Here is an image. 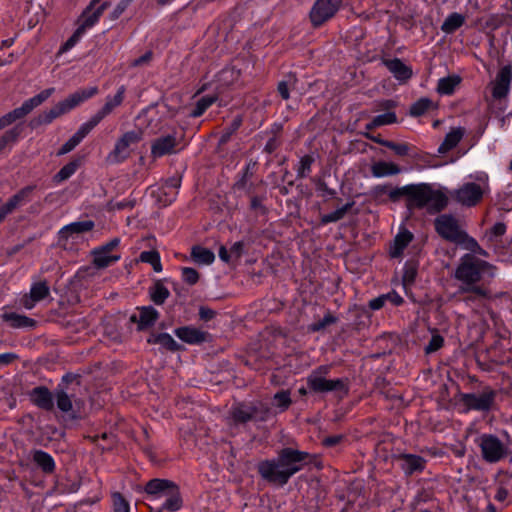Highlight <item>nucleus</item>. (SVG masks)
Here are the masks:
<instances>
[{"label": "nucleus", "mask_w": 512, "mask_h": 512, "mask_svg": "<svg viewBox=\"0 0 512 512\" xmlns=\"http://www.w3.org/2000/svg\"><path fill=\"white\" fill-rule=\"evenodd\" d=\"M182 279L189 285H194L199 280V273L190 267L182 268Z\"/></svg>", "instance_id": "6e6d98bb"}, {"label": "nucleus", "mask_w": 512, "mask_h": 512, "mask_svg": "<svg viewBox=\"0 0 512 512\" xmlns=\"http://www.w3.org/2000/svg\"><path fill=\"white\" fill-rule=\"evenodd\" d=\"M482 458L488 463H497L510 454L509 446L493 434H482L476 439Z\"/></svg>", "instance_id": "423d86ee"}, {"label": "nucleus", "mask_w": 512, "mask_h": 512, "mask_svg": "<svg viewBox=\"0 0 512 512\" xmlns=\"http://www.w3.org/2000/svg\"><path fill=\"white\" fill-rule=\"evenodd\" d=\"M331 365H320L313 369L306 378L308 389L314 393L347 391L346 381L341 378L328 379Z\"/></svg>", "instance_id": "20e7f679"}, {"label": "nucleus", "mask_w": 512, "mask_h": 512, "mask_svg": "<svg viewBox=\"0 0 512 512\" xmlns=\"http://www.w3.org/2000/svg\"><path fill=\"white\" fill-rule=\"evenodd\" d=\"M434 226L443 239L469 251L459 258L452 277L458 283L457 294L462 296L463 303L474 313L480 314L487 308V303L495 298L490 282L496 277L498 268L480 258L488 257V252L467 234L453 215H439L434 220Z\"/></svg>", "instance_id": "f257e3e1"}, {"label": "nucleus", "mask_w": 512, "mask_h": 512, "mask_svg": "<svg viewBox=\"0 0 512 512\" xmlns=\"http://www.w3.org/2000/svg\"><path fill=\"white\" fill-rule=\"evenodd\" d=\"M84 33L85 32L83 31V28L78 27L74 34L65 42L61 51H67L71 49L79 41Z\"/></svg>", "instance_id": "bf43d9fd"}, {"label": "nucleus", "mask_w": 512, "mask_h": 512, "mask_svg": "<svg viewBox=\"0 0 512 512\" xmlns=\"http://www.w3.org/2000/svg\"><path fill=\"white\" fill-rule=\"evenodd\" d=\"M92 254L93 264L97 268H106L120 259V256L111 255L100 247L94 249Z\"/></svg>", "instance_id": "473e14b6"}, {"label": "nucleus", "mask_w": 512, "mask_h": 512, "mask_svg": "<svg viewBox=\"0 0 512 512\" xmlns=\"http://www.w3.org/2000/svg\"><path fill=\"white\" fill-rule=\"evenodd\" d=\"M50 293V288L46 281L33 283L28 294H25L20 303L25 309L34 308L35 304L45 299Z\"/></svg>", "instance_id": "2eb2a0df"}, {"label": "nucleus", "mask_w": 512, "mask_h": 512, "mask_svg": "<svg viewBox=\"0 0 512 512\" xmlns=\"http://www.w3.org/2000/svg\"><path fill=\"white\" fill-rule=\"evenodd\" d=\"M397 120L396 114L393 112H387L381 115H377L373 120L366 124L367 130H372L376 127L395 123Z\"/></svg>", "instance_id": "c03bdc74"}, {"label": "nucleus", "mask_w": 512, "mask_h": 512, "mask_svg": "<svg viewBox=\"0 0 512 512\" xmlns=\"http://www.w3.org/2000/svg\"><path fill=\"white\" fill-rule=\"evenodd\" d=\"M294 83H295V79L292 76H289L288 80L279 82L277 89H278L280 96L284 100L289 99V89H290V86Z\"/></svg>", "instance_id": "13d9d810"}, {"label": "nucleus", "mask_w": 512, "mask_h": 512, "mask_svg": "<svg viewBox=\"0 0 512 512\" xmlns=\"http://www.w3.org/2000/svg\"><path fill=\"white\" fill-rule=\"evenodd\" d=\"M149 343L159 344L163 348L169 351H177L180 349V345L173 339L171 335L168 333H161L158 335H153L148 339Z\"/></svg>", "instance_id": "58836bf2"}, {"label": "nucleus", "mask_w": 512, "mask_h": 512, "mask_svg": "<svg viewBox=\"0 0 512 512\" xmlns=\"http://www.w3.org/2000/svg\"><path fill=\"white\" fill-rule=\"evenodd\" d=\"M55 92L54 88H48L41 91L39 94L33 96L32 98L27 99L23 102V104L10 111L8 114L12 123L18 119L24 118L28 115L33 109L40 106L43 102H45L53 93Z\"/></svg>", "instance_id": "f8f14e48"}, {"label": "nucleus", "mask_w": 512, "mask_h": 512, "mask_svg": "<svg viewBox=\"0 0 512 512\" xmlns=\"http://www.w3.org/2000/svg\"><path fill=\"white\" fill-rule=\"evenodd\" d=\"M432 185L427 183L411 184L402 187L398 192L407 197L409 208H424L430 195Z\"/></svg>", "instance_id": "1a4fd4ad"}, {"label": "nucleus", "mask_w": 512, "mask_h": 512, "mask_svg": "<svg viewBox=\"0 0 512 512\" xmlns=\"http://www.w3.org/2000/svg\"><path fill=\"white\" fill-rule=\"evenodd\" d=\"M243 248L244 244L242 241L235 242L230 248L232 258L239 259L242 255Z\"/></svg>", "instance_id": "69168bd1"}, {"label": "nucleus", "mask_w": 512, "mask_h": 512, "mask_svg": "<svg viewBox=\"0 0 512 512\" xmlns=\"http://www.w3.org/2000/svg\"><path fill=\"white\" fill-rule=\"evenodd\" d=\"M506 232V225L503 222H498L493 227L486 231L485 237L489 242H497L501 236Z\"/></svg>", "instance_id": "09e8293b"}, {"label": "nucleus", "mask_w": 512, "mask_h": 512, "mask_svg": "<svg viewBox=\"0 0 512 512\" xmlns=\"http://www.w3.org/2000/svg\"><path fill=\"white\" fill-rule=\"evenodd\" d=\"M447 204L448 197L441 190H437L432 187L425 207L430 212H439L443 210Z\"/></svg>", "instance_id": "c85d7f7f"}, {"label": "nucleus", "mask_w": 512, "mask_h": 512, "mask_svg": "<svg viewBox=\"0 0 512 512\" xmlns=\"http://www.w3.org/2000/svg\"><path fill=\"white\" fill-rule=\"evenodd\" d=\"M126 88L120 86L114 96L108 95L105 98L104 105L87 121L95 128L104 118L109 116L113 111L122 105L125 98Z\"/></svg>", "instance_id": "9b49d317"}, {"label": "nucleus", "mask_w": 512, "mask_h": 512, "mask_svg": "<svg viewBox=\"0 0 512 512\" xmlns=\"http://www.w3.org/2000/svg\"><path fill=\"white\" fill-rule=\"evenodd\" d=\"M93 228L94 222L91 220L73 222L64 226L60 230L59 235L61 239H68L69 237H72L74 234L88 232L91 231Z\"/></svg>", "instance_id": "bb28decb"}, {"label": "nucleus", "mask_w": 512, "mask_h": 512, "mask_svg": "<svg viewBox=\"0 0 512 512\" xmlns=\"http://www.w3.org/2000/svg\"><path fill=\"white\" fill-rule=\"evenodd\" d=\"M383 63L398 81L406 82L412 77L411 67L403 63L399 58L384 60Z\"/></svg>", "instance_id": "6ab92c4d"}, {"label": "nucleus", "mask_w": 512, "mask_h": 512, "mask_svg": "<svg viewBox=\"0 0 512 512\" xmlns=\"http://www.w3.org/2000/svg\"><path fill=\"white\" fill-rule=\"evenodd\" d=\"M413 240V234L408 230L400 231L394 238L393 244L390 247V256L398 258L402 255L404 249Z\"/></svg>", "instance_id": "a878e982"}, {"label": "nucleus", "mask_w": 512, "mask_h": 512, "mask_svg": "<svg viewBox=\"0 0 512 512\" xmlns=\"http://www.w3.org/2000/svg\"><path fill=\"white\" fill-rule=\"evenodd\" d=\"M113 498V512H129V504L120 493H114Z\"/></svg>", "instance_id": "603ef678"}, {"label": "nucleus", "mask_w": 512, "mask_h": 512, "mask_svg": "<svg viewBox=\"0 0 512 512\" xmlns=\"http://www.w3.org/2000/svg\"><path fill=\"white\" fill-rule=\"evenodd\" d=\"M79 162L78 161H71L68 164L64 165L59 172L54 176L53 180L56 183H61L67 179H69L78 169Z\"/></svg>", "instance_id": "49530a36"}, {"label": "nucleus", "mask_w": 512, "mask_h": 512, "mask_svg": "<svg viewBox=\"0 0 512 512\" xmlns=\"http://www.w3.org/2000/svg\"><path fill=\"white\" fill-rule=\"evenodd\" d=\"M175 335L188 344H200L207 340L209 334L195 327L184 326L175 330Z\"/></svg>", "instance_id": "a211bd4d"}, {"label": "nucleus", "mask_w": 512, "mask_h": 512, "mask_svg": "<svg viewBox=\"0 0 512 512\" xmlns=\"http://www.w3.org/2000/svg\"><path fill=\"white\" fill-rule=\"evenodd\" d=\"M400 171V167L392 162L379 161L371 166V173L376 178L397 175Z\"/></svg>", "instance_id": "2f4dec72"}, {"label": "nucleus", "mask_w": 512, "mask_h": 512, "mask_svg": "<svg viewBox=\"0 0 512 512\" xmlns=\"http://www.w3.org/2000/svg\"><path fill=\"white\" fill-rule=\"evenodd\" d=\"M1 317L2 320L7 322L12 328L33 327L36 324L34 319L15 312H4Z\"/></svg>", "instance_id": "c756f323"}, {"label": "nucleus", "mask_w": 512, "mask_h": 512, "mask_svg": "<svg viewBox=\"0 0 512 512\" xmlns=\"http://www.w3.org/2000/svg\"><path fill=\"white\" fill-rule=\"evenodd\" d=\"M460 82L461 78L457 75L444 77L439 79L436 90L441 95H451Z\"/></svg>", "instance_id": "f704fd0d"}, {"label": "nucleus", "mask_w": 512, "mask_h": 512, "mask_svg": "<svg viewBox=\"0 0 512 512\" xmlns=\"http://www.w3.org/2000/svg\"><path fill=\"white\" fill-rule=\"evenodd\" d=\"M217 99L216 95L203 96L197 101L196 107L190 112V116L193 118L200 117Z\"/></svg>", "instance_id": "37998d69"}, {"label": "nucleus", "mask_w": 512, "mask_h": 512, "mask_svg": "<svg viewBox=\"0 0 512 512\" xmlns=\"http://www.w3.org/2000/svg\"><path fill=\"white\" fill-rule=\"evenodd\" d=\"M464 134V128H453L449 133L446 134L444 141L438 148V152L444 154L455 148L463 138Z\"/></svg>", "instance_id": "cd10ccee"}, {"label": "nucleus", "mask_w": 512, "mask_h": 512, "mask_svg": "<svg viewBox=\"0 0 512 512\" xmlns=\"http://www.w3.org/2000/svg\"><path fill=\"white\" fill-rule=\"evenodd\" d=\"M164 497L166 500L160 509L161 511H178L182 507V499L177 485L172 488Z\"/></svg>", "instance_id": "c9c22d12"}, {"label": "nucleus", "mask_w": 512, "mask_h": 512, "mask_svg": "<svg viewBox=\"0 0 512 512\" xmlns=\"http://www.w3.org/2000/svg\"><path fill=\"white\" fill-rule=\"evenodd\" d=\"M268 413L269 410L261 403L258 405L239 403L233 406L231 411L232 418L237 423H246L252 419L265 420Z\"/></svg>", "instance_id": "9d476101"}, {"label": "nucleus", "mask_w": 512, "mask_h": 512, "mask_svg": "<svg viewBox=\"0 0 512 512\" xmlns=\"http://www.w3.org/2000/svg\"><path fill=\"white\" fill-rule=\"evenodd\" d=\"M176 484L165 479H152L145 486V492L154 499L162 498L174 488Z\"/></svg>", "instance_id": "412c9836"}, {"label": "nucleus", "mask_w": 512, "mask_h": 512, "mask_svg": "<svg viewBox=\"0 0 512 512\" xmlns=\"http://www.w3.org/2000/svg\"><path fill=\"white\" fill-rule=\"evenodd\" d=\"M140 261H142L144 263H149L153 267L155 272L162 271L160 255L156 250L143 251L140 254Z\"/></svg>", "instance_id": "a18cd8bd"}, {"label": "nucleus", "mask_w": 512, "mask_h": 512, "mask_svg": "<svg viewBox=\"0 0 512 512\" xmlns=\"http://www.w3.org/2000/svg\"><path fill=\"white\" fill-rule=\"evenodd\" d=\"M32 458L35 464L44 472V473H53L55 470V462L50 454L43 450H34L32 452Z\"/></svg>", "instance_id": "7c9ffc66"}, {"label": "nucleus", "mask_w": 512, "mask_h": 512, "mask_svg": "<svg viewBox=\"0 0 512 512\" xmlns=\"http://www.w3.org/2000/svg\"><path fill=\"white\" fill-rule=\"evenodd\" d=\"M341 3L342 0H317L309 14L312 25L319 27L334 17Z\"/></svg>", "instance_id": "6e6552de"}, {"label": "nucleus", "mask_w": 512, "mask_h": 512, "mask_svg": "<svg viewBox=\"0 0 512 512\" xmlns=\"http://www.w3.org/2000/svg\"><path fill=\"white\" fill-rule=\"evenodd\" d=\"M399 461L402 470L407 475L423 471L426 463L422 457L413 454H403L399 457Z\"/></svg>", "instance_id": "b1692460"}, {"label": "nucleus", "mask_w": 512, "mask_h": 512, "mask_svg": "<svg viewBox=\"0 0 512 512\" xmlns=\"http://www.w3.org/2000/svg\"><path fill=\"white\" fill-rule=\"evenodd\" d=\"M512 81V65L503 66L492 82V96L494 99L506 98L510 91Z\"/></svg>", "instance_id": "ddd939ff"}, {"label": "nucleus", "mask_w": 512, "mask_h": 512, "mask_svg": "<svg viewBox=\"0 0 512 512\" xmlns=\"http://www.w3.org/2000/svg\"><path fill=\"white\" fill-rule=\"evenodd\" d=\"M353 204L354 202H349L335 211L323 215L320 219L321 224L326 225L343 219L346 213L352 208Z\"/></svg>", "instance_id": "a19ab883"}, {"label": "nucleus", "mask_w": 512, "mask_h": 512, "mask_svg": "<svg viewBox=\"0 0 512 512\" xmlns=\"http://www.w3.org/2000/svg\"><path fill=\"white\" fill-rule=\"evenodd\" d=\"M317 190L321 193L324 198H332L336 195V191L329 188L325 182L319 181L317 184Z\"/></svg>", "instance_id": "680f3d73"}, {"label": "nucleus", "mask_w": 512, "mask_h": 512, "mask_svg": "<svg viewBox=\"0 0 512 512\" xmlns=\"http://www.w3.org/2000/svg\"><path fill=\"white\" fill-rule=\"evenodd\" d=\"M274 403L277 407H279L282 411L288 409L291 404L290 392L287 390H282L277 392L274 395Z\"/></svg>", "instance_id": "8fccbe9b"}, {"label": "nucleus", "mask_w": 512, "mask_h": 512, "mask_svg": "<svg viewBox=\"0 0 512 512\" xmlns=\"http://www.w3.org/2000/svg\"><path fill=\"white\" fill-rule=\"evenodd\" d=\"M93 129L87 121L83 123L77 132L61 146L57 155H64L72 151Z\"/></svg>", "instance_id": "5701e85b"}, {"label": "nucleus", "mask_w": 512, "mask_h": 512, "mask_svg": "<svg viewBox=\"0 0 512 512\" xmlns=\"http://www.w3.org/2000/svg\"><path fill=\"white\" fill-rule=\"evenodd\" d=\"M96 94H98L97 86L79 89L70 94L66 99L58 102L49 110L39 114L31 121L30 125L35 128L41 125L49 124L57 117L68 113L84 101L94 97Z\"/></svg>", "instance_id": "7ed1b4c3"}, {"label": "nucleus", "mask_w": 512, "mask_h": 512, "mask_svg": "<svg viewBox=\"0 0 512 512\" xmlns=\"http://www.w3.org/2000/svg\"><path fill=\"white\" fill-rule=\"evenodd\" d=\"M443 343H444V339L441 335H439V334L432 335L429 343L425 347V353L431 354L433 352H436L443 346Z\"/></svg>", "instance_id": "864d4df0"}, {"label": "nucleus", "mask_w": 512, "mask_h": 512, "mask_svg": "<svg viewBox=\"0 0 512 512\" xmlns=\"http://www.w3.org/2000/svg\"><path fill=\"white\" fill-rule=\"evenodd\" d=\"M151 300L156 305H162L170 296V292L167 287L164 286L162 280H157L149 291Z\"/></svg>", "instance_id": "72a5a7b5"}, {"label": "nucleus", "mask_w": 512, "mask_h": 512, "mask_svg": "<svg viewBox=\"0 0 512 512\" xmlns=\"http://www.w3.org/2000/svg\"><path fill=\"white\" fill-rule=\"evenodd\" d=\"M21 130L18 127H14L4 133V135L0 138V152L7 146L8 143L15 142Z\"/></svg>", "instance_id": "3c124183"}, {"label": "nucleus", "mask_w": 512, "mask_h": 512, "mask_svg": "<svg viewBox=\"0 0 512 512\" xmlns=\"http://www.w3.org/2000/svg\"><path fill=\"white\" fill-rule=\"evenodd\" d=\"M33 187L27 186L13 195L4 205L0 207V212L6 217L8 214L12 213L15 209L23 205L29 195L31 194Z\"/></svg>", "instance_id": "4be33fe9"}, {"label": "nucleus", "mask_w": 512, "mask_h": 512, "mask_svg": "<svg viewBox=\"0 0 512 512\" xmlns=\"http://www.w3.org/2000/svg\"><path fill=\"white\" fill-rule=\"evenodd\" d=\"M465 23V17L459 13H451L447 16L441 25V30L446 34H451L459 29Z\"/></svg>", "instance_id": "e433bc0d"}, {"label": "nucleus", "mask_w": 512, "mask_h": 512, "mask_svg": "<svg viewBox=\"0 0 512 512\" xmlns=\"http://www.w3.org/2000/svg\"><path fill=\"white\" fill-rule=\"evenodd\" d=\"M336 322V318L333 317L331 314H327L323 317L322 320H319L313 324H311L310 326V330L311 331H320L322 329H324L326 326L332 324V323H335Z\"/></svg>", "instance_id": "4d7b16f0"}, {"label": "nucleus", "mask_w": 512, "mask_h": 512, "mask_svg": "<svg viewBox=\"0 0 512 512\" xmlns=\"http://www.w3.org/2000/svg\"><path fill=\"white\" fill-rule=\"evenodd\" d=\"M381 145L393 150L399 156H405L409 151V146L405 143H395L393 141H388L381 142Z\"/></svg>", "instance_id": "5fc2aeb1"}, {"label": "nucleus", "mask_w": 512, "mask_h": 512, "mask_svg": "<svg viewBox=\"0 0 512 512\" xmlns=\"http://www.w3.org/2000/svg\"><path fill=\"white\" fill-rule=\"evenodd\" d=\"M132 1L133 0H120V2L116 5L113 12L111 13V19L115 20L119 18Z\"/></svg>", "instance_id": "052dcab7"}, {"label": "nucleus", "mask_w": 512, "mask_h": 512, "mask_svg": "<svg viewBox=\"0 0 512 512\" xmlns=\"http://www.w3.org/2000/svg\"><path fill=\"white\" fill-rule=\"evenodd\" d=\"M214 315V311L209 308L201 307L199 310V316L202 320L209 321L214 317Z\"/></svg>", "instance_id": "774afa93"}, {"label": "nucleus", "mask_w": 512, "mask_h": 512, "mask_svg": "<svg viewBox=\"0 0 512 512\" xmlns=\"http://www.w3.org/2000/svg\"><path fill=\"white\" fill-rule=\"evenodd\" d=\"M313 162L314 158L311 155H304L301 157L296 170L297 177L301 179L307 177L311 172V166Z\"/></svg>", "instance_id": "de8ad7c7"}, {"label": "nucleus", "mask_w": 512, "mask_h": 512, "mask_svg": "<svg viewBox=\"0 0 512 512\" xmlns=\"http://www.w3.org/2000/svg\"><path fill=\"white\" fill-rule=\"evenodd\" d=\"M159 317L158 311L152 306L139 308V315H133L131 321L137 322L140 330L152 326Z\"/></svg>", "instance_id": "393cba45"}, {"label": "nucleus", "mask_w": 512, "mask_h": 512, "mask_svg": "<svg viewBox=\"0 0 512 512\" xmlns=\"http://www.w3.org/2000/svg\"><path fill=\"white\" fill-rule=\"evenodd\" d=\"M97 4H92V1L90 2L89 6L83 11L79 18V28H83V31L85 32L87 29L93 27L103 14V12L108 8L109 2L105 1L101 4H99L96 7Z\"/></svg>", "instance_id": "dca6fc26"}, {"label": "nucleus", "mask_w": 512, "mask_h": 512, "mask_svg": "<svg viewBox=\"0 0 512 512\" xmlns=\"http://www.w3.org/2000/svg\"><path fill=\"white\" fill-rule=\"evenodd\" d=\"M178 142L175 136L166 135L155 139L151 145V156L160 158L165 155L174 154L178 151Z\"/></svg>", "instance_id": "f3484780"}, {"label": "nucleus", "mask_w": 512, "mask_h": 512, "mask_svg": "<svg viewBox=\"0 0 512 512\" xmlns=\"http://www.w3.org/2000/svg\"><path fill=\"white\" fill-rule=\"evenodd\" d=\"M239 125H240V121H234V122L232 123V126H231L230 128H228V129H227V130H226V131L221 135V137H220V143H222V144L226 143V142L229 140L230 136L234 133V131L238 129Z\"/></svg>", "instance_id": "0e129e2a"}, {"label": "nucleus", "mask_w": 512, "mask_h": 512, "mask_svg": "<svg viewBox=\"0 0 512 512\" xmlns=\"http://www.w3.org/2000/svg\"><path fill=\"white\" fill-rule=\"evenodd\" d=\"M143 139V131L135 129L123 133L115 142L114 148L107 155V162L119 164L128 159L134 147Z\"/></svg>", "instance_id": "39448f33"}, {"label": "nucleus", "mask_w": 512, "mask_h": 512, "mask_svg": "<svg viewBox=\"0 0 512 512\" xmlns=\"http://www.w3.org/2000/svg\"><path fill=\"white\" fill-rule=\"evenodd\" d=\"M309 453L293 448L281 449L276 458L259 462L257 470L267 482L279 486L301 471L307 463Z\"/></svg>", "instance_id": "f03ea898"}, {"label": "nucleus", "mask_w": 512, "mask_h": 512, "mask_svg": "<svg viewBox=\"0 0 512 512\" xmlns=\"http://www.w3.org/2000/svg\"><path fill=\"white\" fill-rule=\"evenodd\" d=\"M54 400L59 410L68 413L72 410V398L62 389H56L54 392Z\"/></svg>", "instance_id": "79ce46f5"}, {"label": "nucleus", "mask_w": 512, "mask_h": 512, "mask_svg": "<svg viewBox=\"0 0 512 512\" xmlns=\"http://www.w3.org/2000/svg\"><path fill=\"white\" fill-rule=\"evenodd\" d=\"M386 301H387V297H385V294L380 295V296L369 301V307L372 310H379L384 306Z\"/></svg>", "instance_id": "e2e57ef3"}, {"label": "nucleus", "mask_w": 512, "mask_h": 512, "mask_svg": "<svg viewBox=\"0 0 512 512\" xmlns=\"http://www.w3.org/2000/svg\"><path fill=\"white\" fill-rule=\"evenodd\" d=\"M191 257L196 263L202 265H209L215 259V255L211 250L201 246H195L192 248Z\"/></svg>", "instance_id": "4c0bfd02"}, {"label": "nucleus", "mask_w": 512, "mask_h": 512, "mask_svg": "<svg viewBox=\"0 0 512 512\" xmlns=\"http://www.w3.org/2000/svg\"><path fill=\"white\" fill-rule=\"evenodd\" d=\"M487 190V183L467 182L455 189L451 197L462 206L473 207L480 203Z\"/></svg>", "instance_id": "0eeeda50"}, {"label": "nucleus", "mask_w": 512, "mask_h": 512, "mask_svg": "<svg viewBox=\"0 0 512 512\" xmlns=\"http://www.w3.org/2000/svg\"><path fill=\"white\" fill-rule=\"evenodd\" d=\"M30 399L41 409L50 411L54 407V394H52L46 387L40 386L34 388L30 392Z\"/></svg>", "instance_id": "aec40b11"}, {"label": "nucleus", "mask_w": 512, "mask_h": 512, "mask_svg": "<svg viewBox=\"0 0 512 512\" xmlns=\"http://www.w3.org/2000/svg\"><path fill=\"white\" fill-rule=\"evenodd\" d=\"M495 393L485 391L482 393H468L462 396V401L468 409L477 411H487L494 402Z\"/></svg>", "instance_id": "4468645a"}, {"label": "nucleus", "mask_w": 512, "mask_h": 512, "mask_svg": "<svg viewBox=\"0 0 512 512\" xmlns=\"http://www.w3.org/2000/svg\"><path fill=\"white\" fill-rule=\"evenodd\" d=\"M436 108L434 102L429 98H420L415 103H413L410 107V115L414 117L421 116L425 114L427 111Z\"/></svg>", "instance_id": "ea45409f"}, {"label": "nucleus", "mask_w": 512, "mask_h": 512, "mask_svg": "<svg viewBox=\"0 0 512 512\" xmlns=\"http://www.w3.org/2000/svg\"><path fill=\"white\" fill-rule=\"evenodd\" d=\"M343 438L344 437L342 435L328 436V437L323 439V445H325L327 447L336 446L337 444H339L343 440Z\"/></svg>", "instance_id": "338daca9"}]
</instances>
